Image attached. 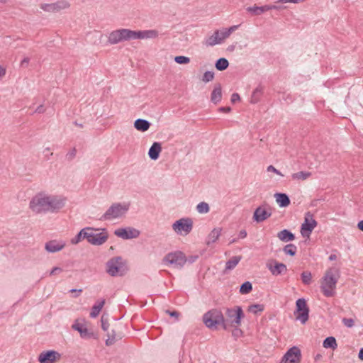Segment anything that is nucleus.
I'll list each match as a JSON object with an SVG mask.
<instances>
[{"mask_svg":"<svg viewBox=\"0 0 363 363\" xmlns=\"http://www.w3.org/2000/svg\"><path fill=\"white\" fill-rule=\"evenodd\" d=\"M114 234L123 240H130L139 237L140 232L134 228L126 227L115 230Z\"/></svg>","mask_w":363,"mask_h":363,"instance_id":"14","label":"nucleus"},{"mask_svg":"<svg viewBox=\"0 0 363 363\" xmlns=\"http://www.w3.org/2000/svg\"><path fill=\"white\" fill-rule=\"evenodd\" d=\"M221 43L222 41L220 35V30H216L212 35L206 38L204 41V44L206 46L211 47L220 44Z\"/></svg>","mask_w":363,"mask_h":363,"instance_id":"25","label":"nucleus"},{"mask_svg":"<svg viewBox=\"0 0 363 363\" xmlns=\"http://www.w3.org/2000/svg\"><path fill=\"white\" fill-rule=\"evenodd\" d=\"M172 228L177 234L187 235L193 228V221L189 218H182L173 223Z\"/></svg>","mask_w":363,"mask_h":363,"instance_id":"12","label":"nucleus"},{"mask_svg":"<svg viewBox=\"0 0 363 363\" xmlns=\"http://www.w3.org/2000/svg\"><path fill=\"white\" fill-rule=\"evenodd\" d=\"M130 203H114L100 218L101 220H111L124 216L128 211Z\"/></svg>","mask_w":363,"mask_h":363,"instance_id":"4","label":"nucleus"},{"mask_svg":"<svg viewBox=\"0 0 363 363\" xmlns=\"http://www.w3.org/2000/svg\"><path fill=\"white\" fill-rule=\"evenodd\" d=\"M252 290V284L250 281H245L240 287L239 292L241 294H247Z\"/></svg>","mask_w":363,"mask_h":363,"instance_id":"38","label":"nucleus"},{"mask_svg":"<svg viewBox=\"0 0 363 363\" xmlns=\"http://www.w3.org/2000/svg\"><path fill=\"white\" fill-rule=\"evenodd\" d=\"M311 175V172L301 171L296 173H294L291 174V178L294 180H305L308 179Z\"/></svg>","mask_w":363,"mask_h":363,"instance_id":"37","label":"nucleus"},{"mask_svg":"<svg viewBox=\"0 0 363 363\" xmlns=\"http://www.w3.org/2000/svg\"><path fill=\"white\" fill-rule=\"evenodd\" d=\"M234 328L232 330V337L234 340H237L238 338L243 336V331L239 326H233Z\"/></svg>","mask_w":363,"mask_h":363,"instance_id":"43","label":"nucleus"},{"mask_svg":"<svg viewBox=\"0 0 363 363\" xmlns=\"http://www.w3.org/2000/svg\"><path fill=\"white\" fill-rule=\"evenodd\" d=\"M72 328L79 333L80 337L84 339H96L97 336L91 331L89 330L85 325L79 323H74Z\"/></svg>","mask_w":363,"mask_h":363,"instance_id":"20","label":"nucleus"},{"mask_svg":"<svg viewBox=\"0 0 363 363\" xmlns=\"http://www.w3.org/2000/svg\"><path fill=\"white\" fill-rule=\"evenodd\" d=\"M45 111V109L43 105L41 104L36 108L34 113H43Z\"/></svg>","mask_w":363,"mask_h":363,"instance_id":"58","label":"nucleus"},{"mask_svg":"<svg viewBox=\"0 0 363 363\" xmlns=\"http://www.w3.org/2000/svg\"><path fill=\"white\" fill-rule=\"evenodd\" d=\"M132 40L131 30L121 28L111 32L108 36V43L111 45Z\"/></svg>","mask_w":363,"mask_h":363,"instance_id":"10","label":"nucleus"},{"mask_svg":"<svg viewBox=\"0 0 363 363\" xmlns=\"http://www.w3.org/2000/svg\"><path fill=\"white\" fill-rule=\"evenodd\" d=\"M231 102L232 103H235L237 101H239L240 100V95L238 94V93H233L232 95H231Z\"/></svg>","mask_w":363,"mask_h":363,"instance_id":"54","label":"nucleus"},{"mask_svg":"<svg viewBox=\"0 0 363 363\" xmlns=\"http://www.w3.org/2000/svg\"><path fill=\"white\" fill-rule=\"evenodd\" d=\"M62 272V269L58 267H55L52 269V270L50 272V275L52 276L55 274L56 273H60Z\"/></svg>","mask_w":363,"mask_h":363,"instance_id":"56","label":"nucleus"},{"mask_svg":"<svg viewBox=\"0 0 363 363\" xmlns=\"http://www.w3.org/2000/svg\"><path fill=\"white\" fill-rule=\"evenodd\" d=\"M342 321L343 324L347 328H352L354 324V321L352 318H344Z\"/></svg>","mask_w":363,"mask_h":363,"instance_id":"48","label":"nucleus"},{"mask_svg":"<svg viewBox=\"0 0 363 363\" xmlns=\"http://www.w3.org/2000/svg\"><path fill=\"white\" fill-rule=\"evenodd\" d=\"M357 228L363 232V220H359L357 225Z\"/></svg>","mask_w":363,"mask_h":363,"instance_id":"64","label":"nucleus"},{"mask_svg":"<svg viewBox=\"0 0 363 363\" xmlns=\"http://www.w3.org/2000/svg\"><path fill=\"white\" fill-rule=\"evenodd\" d=\"M66 245L63 240H52L47 242L45 245V250L50 253H55L62 250Z\"/></svg>","mask_w":363,"mask_h":363,"instance_id":"21","label":"nucleus"},{"mask_svg":"<svg viewBox=\"0 0 363 363\" xmlns=\"http://www.w3.org/2000/svg\"><path fill=\"white\" fill-rule=\"evenodd\" d=\"M86 228L90 230L86 231V240L91 245L99 246L107 241L108 235L106 228H102L100 233H96L99 230L98 229L91 227Z\"/></svg>","mask_w":363,"mask_h":363,"instance_id":"9","label":"nucleus"},{"mask_svg":"<svg viewBox=\"0 0 363 363\" xmlns=\"http://www.w3.org/2000/svg\"><path fill=\"white\" fill-rule=\"evenodd\" d=\"M162 151L161 143L154 142L148 150V156L152 160H157Z\"/></svg>","mask_w":363,"mask_h":363,"instance_id":"22","label":"nucleus"},{"mask_svg":"<svg viewBox=\"0 0 363 363\" xmlns=\"http://www.w3.org/2000/svg\"><path fill=\"white\" fill-rule=\"evenodd\" d=\"M132 40L135 39H151L158 36V31L156 30H132Z\"/></svg>","mask_w":363,"mask_h":363,"instance_id":"16","label":"nucleus"},{"mask_svg":"<svg viewBox=\"0 0 363 363\" xmlns=\"http://www.w3.org/2000/svg\"><path fill=\"white\" fill-rule=\"evenodd\" d=\"M222 228H215L208 234L206 240V244L210 245L216 242L221 235Z\"/></svg>","mask_w":363,"mask_h":363,"instance_id":"27","label":"nucleus"},{"mask_svg":"<svg viewBox=\"0 0 363 363\" xmlns=\"http://www.w3.org/2000/svg\"><path fill=\"white\" fill-rule=\"evenodd\" d=\"M262 92L263 88L261 85H259L257 87H256L255 90L252 91L250 99V103L257 104L259 101L260 97L262 95Z\"/></svg>","mask_w":363,"mask_h":363,"instance_id":"34","label":"nucleus"},{"mask_svg":"<svg viewBox=\"0 0 363 363\" xmlns=\"http://www.w3.org/2000/svg\"><path fill=\"white\" fill-rule=\"evenodd\" d=\"M278 238L283 242H289L295 239V235L289 230L284 229L278 233Z\"/></svg>","mask_w":363,"mask_h":363,"instance_id":"30","label":"nucleus"},{"mask_svg":"<svg viewBox=\"0 0 363 363\" xmlns=\"http://www.w3.org/2000/svg\"><path fill=\"white\" fill-rule=\"evenodd\" d=\"M323 346L325 348L336 349L337 347L336 339L333 336L326 337L323 340Z\"/></svg>","mask_w":363,"mask_h":363,"instance_id":"36","label":"nucleus"},{"mask_svg":"<svg viewBox=\"0 0 363 363\" xmlns=\"http://www.w3.org/2000/svg\"><path fill=\"white\" fill-rule=\"evenodd\" d=\"M116 342V333L113 330H112L111 334H108V338L106 340V345L111 346L113 345Z\"/></svg>","mask_w":363,"mask_h":363,"instance_id":"46","label":"nucleus"},{"mask_svg":"<svg viewBox=\"0 0 363 363\" xmlns=\"http://www.w3.org/2000/svg\"><path fill=\"white\" fill-rule=\"evenodd\" d=\"M269 10H282L286 7L282 6V4H277V1L274 4H268Z\"/></svg>","mask_w":363,"mask_h":363,"instance_id":"47","label":"nucleus"},{"mask_svg":"<svg viewBox=\"0 0 363 363\" xmlns=\"http://www.w3.org/2000/svg\"><path fill=\"white\" fill-rule=\"evenodd\" d=\"M267 268L274 276H279L287 271V267L285 264L277 262H275V264L274 266L267 265Z\"/></svg>","mask_w":363,"mask_h":363,"instance_id":"23","label":"nucleus"},{"mask_svg":"<svg viewBox=\"0 0 363 363\" xmlns=\"http://www.w3.org/2000/svg\"><path fill=\"white\" fill-rule=\"evenodd\" d=\"M151 125V123L145 119L138 118L134 122V128L141 132L147 131Z\"/></svg>","mask_w":363,"mask_h":363,"instance_id":"28","label":"nucleus"},{"mask_svg":"<svg viewBox=\"0 0 363 363\" xmlns=\"http://www.w3.org/2000/svg\"><path fill=\"white\" fill-rule=\"evenodd\" d=\"M220 35L221 38V41L227 38H228L230 35V33L228 32V30L227 28H225L223 30L220 31Z\"/></svg>","mask_w":363,"mask_h":363,"instance_id":"53","label":"nucleus"},{"mask_svg":"<svg viewBox=\"0 0 363 363\" xmlns=\"http://www.w3.org/2000/svg\"><path fill=\"white\" fill-rule=\"evenodd\" d=\"M166 313H168L171 317H174L176 318L177 320H178V317L179 315V313L176 311H170L169 310L166 311Z\"/></svg>","mask_w":363,"mask_h":363,"instance_id":"55","label":"nucleus"},{"mask_svg":"<svg viewBox=\"0 0 363 363\" xmlns=\"http://www.w3.org/2000/svg\"><path fill=\"white\" fill-rule=\"evenodd\" d=\"M61 354L55 350L42 352L38 356L40 363H54L57 359H60Z\"/></svg>","mask_w":363,"mask_h":363,"instance_id":"15","label":"nucleus"},{"mask_svg":"<svg viewBox=\"0 0 363 363\" xmlns=\"http://www.w3.org/2000/svg\"><path fill=\"white\" fill-rule=\"evenodd\" d=\"M272 216L270 208H266L264 206L257 207L253 213V220L257 223H261Z\"/></svg>","mask_w":363,"mask_h":363,"instance_id":"17","label":"nucleus"},{"mask_svg":"<svg viewBox=\"0 0 363 363\" xmlns=\"http://www.w3.org/2000/svg\"><path fill=\"white\" fill-rule=\"evenodd\" d=\"M225 322L226 330L230 326H240L242 320L245 318V313L240 306H235L231 308H226L225 311Z\"/></svg>","mask_w":363,"mask_h":363,"instance_id":"3","label":"nucleus"},{"mask_svg":"<svg viewBox=\"0 0 363 363\" xmlns=\"http://www.w3.org/2000/svg\"><path fill=\"white\" fill-rule=\"evenodd\" d=\"M220 35L221 38V41L227 38H228L230 35V33L228 32V30L227 28H225L223 30L220 31Z\"/></svg>","mask_w":363,"mask_h":363,"instance_id":"52","label":"nucleus"},{"mask_svg":"<svg viewBox=\"0 0 363 363\" xmlns=\"http://www.w3.org/2000/svg\"><path fill=\"white\" fill-rule=\"evenodd\" d=\"M294 315L296 316V319L299 320L302 324H305L308 320L309 308L307 306L305 298H301L296 300Z\"/></svg>","mask_w":363,"mask_h":363,"instance_id":"11","label":"nucleus"},{"mask_svg":"<svg viewBox=\"0 0 363 363\" xmlns=\"http://www.w3.org/2000/svg\"><path fill=\"white\" fill-rule=\"evenodd\" d=\"M69 6V4L68 2L62 1L51 4H43L40 5V9L46 12H57Z\"/></svg>","mask_w":363,"mask_h":363,"instance_id":"18","label":"nucleus"},{"mask_svg":"<svg viewBox=\"0 0 363 363\" xmlns=\"http://www.w3.org/2000/svg\"><path fill=\"white\" fill-rule=\"evenodd\" d=\"M29 208L35 214H46L45 191H40L32 197L29 202Z\"/></svg>","mask_w":363,"mask_h":363,"instance_id":"6","label":"nucleus"},{"mask_svg":"<svg viewBox=\"0 0 363 363\" xmlns=\"http://www.w3.org/2000/svg\"><path fill=\"white\" fill-rule=\"evenodd\" d=\"M104 299L98 300L91 308L90 312V317L92 318H96L99 315L102 308L104 307Z\"/></svg>","mask_w":363,"mask_h":363,"instance_id":"31","label":"nucleus"},{"mask_svg":"<svg viewBox=\"0 0 363 363\" xmlns=\"http://www.w3.org/2000/svg\"><path fill=\"white\" fill-rule=\"evenodd\" d=\"M218 111L220 112L229 113L231 111V108L229 106H221L218 108Z\"/></svg>","mask_w":363,"mask_h":363,"instance_id":"60","label":"nucleus"},{"mask_svg":"<svg viewBox=\"0 0 363 363\" xmlns=\"http://www.w3.org/2000/svg\"><path fill=\"white\" fill-rule=\"evenodd\" d=\"M214 75L215 74L213 71H206L203 74L201 80L205 83H208L214 79Z\"/></svg>","mask_w":363,"mask_h":363,"instance_id":"44","label":"nucleus"},{"mask_svg":"<svg viewBox=\"0 0 363 363\" xmlns=\"http://www.w3.org/2000/svg\"><path fill=\"white\" fill-rule=\"evenodd\" d=\"M241 259L242 257L240 255L233 256L230 259L226 262L224 272L233 270L238 264Z\"/></svg>","mask_w":363,"mask_h":363,"instance_id":"32","label":"nucleus"},{"mask_svg":"<svg viewBox=\"0 0 363 363\" xmlns=\"http://www.w3.org/2000/svg\"><path fill=\"white\" fill-rule=\"evenodd\" d=\"M247 231L245 230H242L240 231L239 234H238V238L239 239H244L246 238L247 236Z\"/></svg>","mask_w":363,"mask_h":363,"instance_id":"61","label":"nucleus"},{"mask_svg":"<svg viewBox=\"0 0 363 363\" xmlns=\"http://www.w3.org/2000/svg\"><path fill=\"white\" fill-rule=\"evenodd\" d=\"M196 211L199 213H201V214H205V213H207L209 212L210 211V207H209V205L206 203V202H204V201H202V202H200L197 206H196Z\"/></svg>","mask_w":363,"mask_h":363,"instance_id":"42","label":"nucleus"},{"mask_svg":"<svg viewBox=\"0 0 363 363\" xmlns=\"http://www.w3.org/2000/svg\"><path fill=\"white\" fill-rule=\"evenodd\" d=\"M301 359V350L298 347L294 346L287 350L280 363H300Z\"/></svg>","mask_w":363,"mask_h":363,"instance_id":"13","label":"nucleus"},{"mask_svg":"<svg viewBox=\"0 0 363 363\" xmlns=\"http://www.w3.org/2000/svg\"><path fill=\"white\" fill-rule=\"evenodd\" d=\"M301 0H277V4H286V3H293L297 4Z\"/></svg>","mask_w":363,"mask_h":363,"instance_id":"57","label":"nucleus"},{"mask_svg":"<svg viewBox=\"0 0 363 363\" xmlns=\"http://www.w3.org/2000/svg\"><path fill=\"white\" fill-rule=\"evenodd\" d=\"M274 197L277 203L281 208L287 207L290 204V199L286 194L276 193Z\"/></svg>","mask_w":363,"mask_h":363,"instance_id":"26","label":"nucleus"},{"mask_svg":"<svg viewBox=\"0 0 363 363\" xmlns=\"http://www.w3.org/2000/svg\"><path fill=\"white\" fill-rule=\"evenodd\" d=\"M101 328L104 331H107L109 327V323L106 319H104V316L101 318Z\"/></svg>","mask_w":363,"mask_h":363,"instance_id":"50","label":"nucleus"},{"mask_svg":"<svg viewBox=\"0 0 363 363\" xmlns=\"http://www.w3.org/2000/svg\"><path fill=\"white\" fill-rule=\"evenodd\" d=\"M203 322L209 329H217L220 326L226 330L225 316L219 309L213 308L205 313L203 315Z\"/></svg>","mask_w":363,"mask_h":363,"instance_id":"1","label":"nucleus"},{"mask_svg":"<svg viewBox=\"0 0 363 363\" xmlns=\"http://www.w3.org/2000/svg\"><path fill=\"white\" fill-rule=\"evenodd\" d=\"M67 198L61 194H50L46 191V214L57 213L62 209L66 204Z\"/></svg>","mask_w":363,"mask_h":363,"instance_id":"5","label":"nucleus"},{"mask_svg":"<svg viewBox=\"0 0 363 363\" xmlns=\"http://www.w3.org/2000/svg\"><path fill=\"white\" fill-rule=\"evenodd\" d=\"M174 62L179 65H186L190 62V58L189 57L179 55L174 57Z\"/></svg>","mask_w":363,"mask_h":363,"instance_id":"45","label":"nucleus"},{"mask_svg":"<svg viewBox=\"0 0 363 363\" xmlns=\"http://www.w3.org/2000/svg\"><path fill=\"white\" fill-rule=\"evenodd\" d=\"M229 66V62L226 58L220 57L215 63V67L218 71H224Z\"/></svg>","mask_w":363,"mask_h":363,"instance_id":"35","label":"nucleus"},{"mask_svg":"<svg viewBox=\"0 0 363 363\" xmlns=\"http://www.w3.org/2000/svg\"><path fill=\"white\" fill-rule=\"evenodd\" d=\"M89 230L85 227L82 228L74 238H72L70 240V242L72 245H77L80 242L83 240H86V231Z\"/></svg>","mask_w":363,"mask_h":363,"instance_id":"33","label":"nucleus"},{"mask_svg":"<svg viewBox=\"0 0 363 363\" xmlns=\"http://www.w3.org/2000/svg\"><path fill=\"white\" fill-rule=\"evenodd\" d=\"M317 225V221L311 216L309 219L308 218H305V220L303 223L301 225V233L303 237H309L313 229Z\"/></svg>","mask_w":363,"mask_h":363,"instance_id":"19","label":"nucleus"},{"mask_svg":"<svg viewBox=\"0 0 363 363\" xmlns=\"http://www.w3.org/2000/svg\"><path fill=\"white\" fill-rule=\"evenodd\" d=\"M162 261L164 264H169L175 269H182L187 262V259L182 252L175 251L167 254Z\"/></svg>","mask_w":363,"mask_h":363,"instance_id":"8","label":"nucleus"},{"mask_svg":"<svg viewBox=\"0 0 363 363\" xmlns=\"http://www.w3.org/2000/svg\"><path fill=\"white\" fill-rule=\"evenodd\" d=\"M69 292L75 294L74 297H78L80 295V294L82 292V289H72L69 290Z\"/></svg>","mask_w":363,"mask_h":363,"instance_id":"59","label":"nucleus"},{"mask_svg":"<svg viewBox=\"0 0 363 363\" xmlns=\"http://www.w3.org/2000/svg\"><path fill=\"white\" fill-rule=\"evenodd\" d=\"M30 59L28 57H24L21 62V67H26L29 63Z\"/></svg>","mask_w":363,"mask_h":363,"instance_id":"62","label":"nucleus"},{"mask_svg":"<svg viewBox=\"0 0 363 363\" xmlns=\"http://www.w3.org/2000/svg\"><path fill=\"white\" fill-rule=\"evenodd\" d=\"M128 271L126 261L120 256L111 258L106 264V272L111 277H123Z\"/></svg>","mask_w":363,"mask_h":363,"instance_id":"2","label":"nucleus"},{"mask_svg":"<svg viewBox=\"0 0 363 363\" xmlns=\"http://www.w3.org/2000/svg\"><path fill=\"white\" fill-rule=\"evenodd\" d=\"M246 11L247 12H249L250 13H251L252 16H259V15H261L262 13H263L266 11H268L269 10L268 4H267V5H264V6H249L246 9Z\"/></svg>","mask_w":363,"mask_h":363,"instance_id":"29","label":"nucleus"},{"mask_svg":"<svg viewBox=\"0 0 363 363\" xmlns=\"http://www.w3.org/2000/svg\"><path fill=\"white\" fill-rule=\"evenodd\" d=\"M301 281L305 285H310L312 282V274L309 271H304L301 274Z\"/></svg>","mask_w":363,"mask_h":363,"instance_id":"39","label":"nucleus"},{"mask_svg":"<svg viewBox=\"0 0 363 363\" xmlns=\"http://www.w3.org/2000/svg\"><path fill=\"white\" fill-rule=\"evenodd\" d=\"M264 310V305L259 303L252 304L248 307V311L254 314H257L258 313L262 312Z\"/></svg>","mask_w":363,"mask_h":363,"instance_id":"41","label":"nucleus"},{"mask_svg":"<svg viewBox=\"0 0 363 363\" xmlns=\"http://www.w3.org/2000/svg\"><path fill=\"white\" fill-rule=\"evenodd\" d=\"M337 279L335 278L333 272L327 271L324 277H323V282L320 286L321 291L325 296L332 297L335 295V289Z\"/></svg>","mask_w":363,"mask_h":363,"instance_id":"7","label":"nucleus"},{"mask_svg":"<svg viewBox=\"0 0 363 363\" xmlns=\"http://www.w3.org/2000/svg\"><path fill=\"white\" fill-rule=\"evenodd\" d=\"M50 148L47 147L44 150V153L48 160L50 159V156L52 155V152H50Z\"/></svg>","mask_w":363,"mask_h":363,"instance_id":"63","label":"nucleus"},{"mask_svg":"<svg viewBox=\"0 0 363 363\" xmlns=\"http://www.w3.org/2000/svg\"><path fill=\"white\" fill-rule=\"evenodd\" d=\"M283 251L286 255H290V256H294L296 254L297 252V247L294 244H288L286 245Z\"/></svg>","mask_w":363,"mask_h":363,"instance_id":"40","label":"nucleus"},{"mask_svg":"<svg viewBox=\"0 0 363 363\" xmlns=\"http://www.w3.org/2000/svg\"><path fill=\"white\" fill-rule=\"evenodd\" d=\"M222 99V87L220 84H217L215 85L211 94V101L217 104L221 101Z\"/></svg>","mask_w":363,"mask_h":363,"instance_id":"24","label":"nucleus"},{"mask_svg":"<svg viewBox=\"0 0 363 363\" xmlns=\"http://www.w3.org/2000/svg\"><path fill=\"white\" fill-rule=\"evenodd\" d=\"M76 154H77V150H76L75 147H74L69 152L67 153L66 158L69 161H71V160H72L75 157Z\"/></svg>","mask_w":363,"mask_h":363,"instance_id":"49","label":"nucleus"},{"mask_svg":"<svg viewBox=\"0 0 363 363\" xmlns=\"http://www.w3.org/2000/svg\"><path fill=\"white\" fill-rule=\"evenodd\" d=\"M267 172H272L277 174V175H279L281 177H284V175L281 174V172L279 170L277 169L273 165L268 166L267 168Z\"/></svg>","mask_w":363,"mask_h":363,"instance_id":"51","label":"nucleus"}]
</instances>
